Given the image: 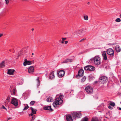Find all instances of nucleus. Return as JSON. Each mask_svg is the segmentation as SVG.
I'll return each instance as SVG.
<instances>
[{
	"label": "nucleus",
	"mask_w": 121,
	"mask_h": 121,
	"mask_svg": "<svg viewBox=\"0 0 121 121\" xmlns=\"http://www.w3.org/2000/svg\"><path fill=\"white\" fill-rule=\"evenodd\" d=\"M64 97L63 95H60L58 97H56L55 99V101L53 102V107L55 108H59L60 105L63 102L62 99Z\"/></svg>",
	"instance_id": "1"
},
{
	"label": "nucleus",
	"mask_w": 121,
	"mask_h": 121,
	"mask_svg": "<svg viewBox=\"0 0 121 121\" xmlns=\"http://www.w3.org/2000/svg\"><path fill=\"white\" fill-rule=\"evenodd\" d=\"M85 90L88 94H91L93 93V89L91 86H86V87Z\"/></svg>",
	"instance_id": "2"
},
{
	"label": "nucleus",
	"mask_w": 121,
	"mask_h": 121,
	"mask_svg": "<svg viewBox=\"0 0 121 121\" xmlns=\"http://www.w3.org/2000/svg\"><path fill=\"white\" fill-rule=\"evenodd\" d=\"M100 57L97 56L95 57V60L94 61V64L96 65H99L101 63V59Z\"/></svg>",
	"instance_id": "3"
},
{
	"label": "nucleus",
	"mask_w": 121,
	"mask_h": 121,
	"mask_svg": "<svg viewBox=\"0 0 121 121\" xmlns=\"http://www.w3.org/2000/svg\"><path fill=\"white\" fill-rule=\"evenodd\" d=\"M81 113L80 112H73L72 114V116L73 118H79L81 116Z\"/></svg>",
	"instance_id": "4"
},
{
	"label": "nucleus",
	"mask_w": 121,
	"mask_h": 121,
	"mask_svg": "<svg viewBox=\"0 0 121 121\" xmlns=\"http://www.w3.org/2000/svg\"><path fill=\"white\" fill-rule=\"evenodd\" d=\"M108 54L111 57H113L114 56V52L113 50L111 48L108 49L107 51Z\"/></svg>",
	"instance_id": "5"
},
{
	"label": "nucleus",
	"mask_w": 121,
	"mask_h": 121,
	"mask_svg": "<svg viewBox=\"0 0 121 121\" xmlns=\"http://www.w3.org/2000/svg\"><path fill=\"white\" fill-rule=\"evenodd\" d=\"M99 79L100 82L102 84H104L107 81V78L105 76H103L100 77Z\"/></svg>",
	"instance_id": "6"
},
{
	"label": "nucleus",
	"mask_w": 121,
	"mask_h": 121,
	"mask_svg": "<svg viewBox=\"0 0 121 121\" xmlns=\"http://www.w3.org/2000/svg\"><path fill=\"white\" fill-rule=\"evenodd\" d=\"M11 103L15 107H17L18 105V101L16 98L13 97L11 99Z\"/></svg>",
	"instance_id": "7"
},
{
	"label": "nucleus",
	"mask_w": 121,
	"mask_h": 121,
	"mask_svg": "<svg viewBox=\"0 0 121 121\" xmlns=\"http://www.w3.org/2000/svg\"><path fill=\"white\" fill-rule=\"evenodd\" d=\"M65 74V72L63 70H60L57 73L58 76L59 78H61Z\"/></svg>",
	"instance_id": "8"
},
{
	"label": "nucleus",
	"mask_w": 121,
	"mask_h": 121,
	"mask_svg": "<svg viewBox=\"0 0 121 121\" xmlns=\"http://www.w3.org/2000/svg\"><path fill=\"white\" fill-rule=\"evenodd\" d=\"M83 73L84 71L83 69H79L78 72V75H77L76 76V77H77V78H78V76L80 77H82L83 75Z\"/></svg>",
	"instance_id": "9"
},
{
	"label": "nucleus",
	"mask_w": 121,
	"mask_h": 121,
	"mask_svg": "<svg viewBox=\"0 0 121 121\" xmlns=\"http://www.w3.org/2000/svg\"><path fill=\"white\" fill-rule=\"evenodd\" d=\"M30 108L32 112L30 114H29V116H32L33 114H35L36 113V112L37 111L36 109L32 107H30Z\"/></svg>",
	"instance_id": "10"
},
{
	"label": "nucleus",
	"mask_w": 121,
	"mask_h": 121,
	"mask_svg": "<svg viewBox=\"0 0 121 121\" xmlns=\"http://www.w3.org/2000/svg\"><path fill=\"white\" fill-rule=\"evenodd\" d=\"M34 67L33 66H31L28 69V71L29 73L32 74L34 72Z\"/></svg>",
	"instance_id": "11"
},
{
	"label": "nucleus",
	"mask_w": 121,
	"mask_h": 121,
	"mask_svg": "<svg viewBox=\"0 0 121 121\" xmlns=\"http://www.w3.org/2000/svg\"><path fill=\"white\" fill-rule=\"evenodd\" d=\"M7 74L9 75H13V74L15 70L13 69H8L7 70Z\"/></svg>",
	"instance_id": "12"
},
{
	"label": "nucleus",
	"mask_w": 121,
	"mask_h": 121,
	"mask_svg": "<svg viewBox=\"0 0 121 121\" xmlns=\"http://www.w3.org/2000/svg\"><path fill=\"white\" fill-rule=\"evenodd\" d=\"M66 119L67 121H72L73 119L71 116L70 114H68L66 115Z\"/></svg>",
	"instance_id": "13"
},
{
	"label": "nucleus",
	"mask_w": 121,
	"mask_h": 121,
	"mask_svg": "<svg viewBox=\"0 0 121 121\" xmlns=\"http://www.w3.org/2000/svg\"><path fill=\"white\" fill-rule=\"evenodd\" d=\"M25 61L23 63L24 66H26L27 65H30L31 64V61H30L27 60L26 59Z\"/></svg>",
	"instance_id": "14"
},
{
	"label": "nucleus",
	"mask_w": 121,
	"mask_h": 121,
	"mask_svg": "<svg viewBox=\"0 0 121 121\" xmlns=\"http://www.w3.org/2000/svg\"><path fill=\"white\" fill-rule=\"evenodd\" d=\"M102 55L103 57V59L105 60H106L107 59L106 54L105 51H104L102 53Z\"/></svg>",
	"instance_id": "15"
},
{
	"label": "nucleus",
	"mask_w": 121,
	"mask_h": 121,
	"mask_svg": "<svg viewBox=\"0 0 121 121\" xmlns=\"http://www.w3.org/2000/svg\"><path fill=\"white\" fill-rule=\"evenodd\" d=\"M43 109L45 110H50L51 111L53 110V109L51 108V106H46L44 107L43 108Z\"/></svg>",
	"instance_id": "16"
},
{
	"label": "nucleus",
	"mask_w": 121,
	"mask_h": 121,
	"mask_svg": "<svg viewBox=\"0 0 121 121\" xmlns=\"http://www.w3.org/2000/svg\"><path fill=\"white\" fill-rule=\"evenodd\" d=\"M115 49L117 52H119L121 51V49L119 45H116L115 47Z\"/></svg>",
	"instance_id": "17"
},
{
	"label": "nucleus",
	"mask_w": 121,
	"mask_h": 121,
	"mask_svg": "<svg viewBox=\"0 0 121 121\" xmlns=\"http://www.w3.org/2000/svg\"><path fill=\"white\" fill-rule=\"evenodd\" d=\"M73 61V60L71 59H67L64 61V63H67L69 62H71Z\"/></svg>",
	"instance_id": "18"
},
{
	"label": "nucleus",
	"mask_w": 121,
	"mask_h": 121,
	"mask_svg": "<svg viewBox=\"0 0 121 121\" xmlns=\"http://www.w3.org/2000/svg\"><path fill=\"white\" fill-rule=\"evenodd\" d=\"M11 97V96L9 95H8V96L7 97L5 101V102L8 104V102L10 101V98Z\"/></svg>",
	"instance_id": "19"
},
{
	"label": "nucleus",
	"mask_w": 121,
	"mask_h": 121,
	"mask_svg": "<svg viewBox=\"0 0 121 121\" xmlns=\"http://www.w3.org/2000/svg\"><path fill=\"white\" fill-rule=\"evenodd\" d=\"M95 69V68L94 66L91 65H90L89 71H92L94 70Z\"/></svg>",
	"instance_id": "20"
},
{
	"label": "nucleus",
	"mask_w": 121,
	"mask_h": 121,
	"mask_svg": "<svg viewBox=\"0 0 121 121\" xmlns=\"http://www.w3.org/2000/svg\"><path fill=\"white\" fill-rule=\"evenodd\" d=\"M4 61H3L0 64V68H3L5 66Z\"/></svg>",
	"instance_id": "21"
},
{
	"label": "nucleus",
	"mask_w": 121,
	"mask_h": 121,
	"mask_svg": "<svg viewBox=\"0 0 121 121\" xmlns=\"http://www.w3.org/2000/svg\"><path fill=\"white\" fill-rule=\"evenodd\" d=\"M46 101L47 102H50L52 101V98L50 97H49L47 98L46 99Z\"/></svg>",
	"instance_id": "22"
},
{
	"label": "nucleus",
	"mask_w": 121,
	"mask_h": 121,
	"mask_svg": "<svg viewBox=\"0 0 121 121\" xmlns=\"http://www.w3.org/2000/svg\"><path fill=\"white\" fill-rule=\"evenodd\" d=\"M49 78L50 79L52 80L53 78V72L52 71L50 73L49 76Z\"/></svg>",
	"instance_id": "23"
},
{
	"label": "nucleus",
	"mask_w": 121,
	"mask_h": 121,
	"mask_svg": "<svg viewBox=\"0 0 121 121\" xmlns=\"http://www.w3.org/2000/svg\"><path fill=\"white\" fill-rule=\"evenodd\" d=\"M83 33V30H78L77 31V33L78 34V35H80L82 34Z\"/></svg>",
	"instance_id": "24"
},
{
	"label": "nucleus",
	"mask_w": 121,
	"mask_h": 121,
	"mask_svg": "<svg viewBox=\"0 0 121 121\" xmlns=\"http://www.w3.org/2000/svg\"><path fill=\"white\" fill-rule=\"evenodd\" d=\"M36 80L37 81V87L38 88V86H39L40 84V82L39 80V77H38L37 79Z\"/></svg>",
	"instance_id": "25"
},
{
	"label": "nucleus",
	"mask_w": 121,
	"mask_h": 121,
	"mask_svg": "<svg viewBox=\"0 0 121 121\" xmlns=\"http://www.w3.org/2000/svg\"><path fill=\"white\" fill-rule=\"evenodd\" d=\"M89 67H90V65H88L85 67L84 68V69L85 70L89 71Z\"/></svg>",
	"instance_id": "26"
},
{
	"label": "nucleus",
	"mask_w": 121,
	"mask_h": 121,
	"mask_svg": "<svg viewBox=\"0 0 121 121\" xmlns=\"http://www.w3.org/2000/svg\"><path fill=\"white\" fill-rule=\"evenodd\" d=\"M84 19L85 20H87L88 19V16L86 15H84L83 16Z\"/></svg>",
	"instance_id": "27"
},
{
	"label": "nucleus",
	"mask_w": 121,
	"mask_h": 121,
	"mask_svg": "<svg viewBox=\"0 0 121 121\" xmlns=\"http://www.w3.org/2000/svg\"><path fill=\"white\" fill-rule=\"evenodd\" d=\"M88 118L86 117L84 118L81 121H88Z\"/></svg>",
	"instance_id": "28"
},
{
	"label": "nucleus",
	"mask_w": 121,
	"mask_h": 121,
	"mask_svg": "<svg viewBox=\"0 0 121 121\" xmlns=\"http://www.w3.org/2000/svg\"><path fill=\"white\" fill-rule=\"evenodd\" d=\"M26 106H25L24 109H23V110H26L29 108V107L28 106L27 104H26Z\"/></svg>",
	"instance_id": "29"
},
{
	"label": "nucleus",
	"mask_w": 121,
	"mask_h": 121,
	"mask_svg": "<svg viewBox=\"0 0 121 121\" xmlns=\"http://www.w3.org/2000/svg\"><path fill=\"white\" fill-rule=\"evenodd\" d=\"M86 77L85 76H84L82 78V79H81L82 81L83 82H84L85 80H86Z\"/></svg>",
	"instance_id": "30"
},
{
	"label": "nucleus",
	"mask_w": 121,
	"mask_h": 121,
	"mask_svg": "<svg viewBox=\"0 0 121 121\" xmlns=\"http://www.w3.org/2000/svg\"><path fill=\"white\" fill-rule=\"evenodd\" d=\"M110 105L112 107H113L115 105V104L114 102H111L110 103Z\"/></svg>",
	"instance_id": "31"
},
{
	"label": "nucleus",
	"mask_w": 121,
	"mask_h": 121,
	"mask_svg": "<svg viewBox=\"0 0 121 121\" xmlns=\"http://www.w3.org/2000/svg\"><path fill=\"white\" fill-rule=\"evenodd\" d=\"M35 102L34 101H31L30 103V104L31 105H33L35 103Z\"/></svg>",
	"instance_id": "32"
},
{
	"label": "nucleus",
	"mask_w": 121,
	"mask_h": 121,
	"mask_svg": "<svg viewBox=\"0 0 121 121\" xmlns=\"http://www.w3.org/2000/svg\"><path fill=\"white\" fill-rule=\"evenodd\" d=\"M91 121H98V120L96 118H93L92 119Z\"/></svg>",
	"instance_id": "33"
},
{
	"label": "nucleus",
	"mask_w": 121,
	"mask_h": 121,
	"mask_svg": "<svg viewBox=\"0 0 121 121\" xmlns=\"http://www.w3.org/2000/svg\"><path fill=\"white\" fill-rule=\"evenodd\" d=\"M115 21L117 22H120L121 21V20L119 18H118L116 19Z\"/></svg>",
	"instance_id": "34"
},
{
	"label": "nucleus",
	"mask_w": 121,
	"mask_h": 121,
	"mask_svg": "<svg viewBox=\"0 0 121 121\" xmlns=\"http://www.w3.org/2000/svg\"><path fill=\"white\" fill-rule=\"evenodd\" d=\"M32 116V118H31V119L32 120H34L35 118V115H33L32 116Z\"/></svg>",
	"instance_id": "35"
},
{
	"label": "nucleus",
	"mask_w": 121,
	"mask_h": 121,
	"mask_svg": "<svg viewBox=\"0 0 121 121\" xmlns=\"http://www.w3.org/2000/svg\"><path fill=\"white\" fill-rule=\"evenodd\" d=\"M13 92V94L14 95H15V92H16V90L14 89H13L12 91Z\"/></svg>",
	"instance_id": "36"
},
{
	"label": "nucleus",
	"mask_w": 121,
	"mask_h": 121,
	"mask_svg": "<svg viewBox=\"0 0 121 121\" xmlns=\"http://www.w3.org/2000/svg\"><path fill=\"white\" fill-rule=\"evenodd\" d=\"M108 108L109 109H112V108H113V107H112L110 105H109L108 106Z\"/></svg>",
	"instance_id": "37"
},
{
	"label": "nucleus",
	"mask_w": 121,
	"mask_h": 121,
	"mask_svg": "<svg viewBox=\"0 0 121 121\" xmlns=\"http://www.w3.org/2000/svg\"><path fill=\"white\" fill-rule=\"evenodd\" d=\"M86 38H83V39H81L80 41V42H82V41H83L84 40H85L86 39Z\"/></svg>",
	"instance_id": "38"
},
{
	"label": "nucleus",
	"mask_w": 121,
	"mask_h": 121,
	"mask_svg": "<svg viewBox=\"0 0 121 121\" xmlns=\"http://www.w3.org/2000/svg\"><path fill=\"white\" fill-rule=\"evenodd\" d=\"M5 1L6 4H8L9 3V0H5Z\"/></svg>",
	"instance_id": "39"
},
{
	"label": "nucleus",
	"mask_w": 121,
	"mask_h": 121,
	"mask_svg": "<svg viewBox=\"0 0 121 121\" xmlns=\"http://www.w3.org/2000/svg\"><path fill=\"white\" fill-rule=\"evenodd\" d=\"M90 60L91 61H94V60H95V57L94 58H92L90 59Z\"/></svg>",
	"instance_id": "40"
},
{
	"label": "nucleus",
	"mask_w": 121,
	"mask_h": 121,
	"mask_svg": "<svg viewBox=\"0 0 121 121\" xmlns=\"http://www.w3.org/2000/svg\"><path fill=\"white\" fill-rule=\"evenodd\" d=\"M2 108L3 109H5L6 110H7V109L5 108V107L4 105H2Z\"/></svg>",
	"instance_id": "41"
},
{
	"label": "nucleus",
	"mask_w": 121,
	"mask_h": 121,
	"mask_svg": "<svg viewBox=\"0 0 121 121\" xmlns=\"http://www.w3.org/2000/svg\"><path fill=\"white\" fill-rule=\"evenodd\" d=\"M116 44L115 43H109L108 44V45H114L115 44Z\"/></svg>",
	"instance_id": "42"
},
{
	"label": "nucleus",
	"mask_w": 121,
	"mask_h": 121,
	"mask_svg": "<svg viewBox=\"0 0 121 121\" xmlns=\"http://www.w3.org/2000/svg\"><path fill=\"white\" fill-rule=\"evenodd\" d=\"M66 39V38H62V40H63V41H64Z\"/></svg>",
	"instance_id": "43"
},
{
	"label": "nucleus",
	"mask_w": 121,
	"mask_h": 121,
	"mask_svg": "<svg viewBox=\"0 0 121 121\" xmlns=\"http://www.w3.org/2000/svg\"><path fill=\"white\" fill-rule=\"evenodd\" d=\"M3 35V34L2 33H0V37H2Z\"/></svg>",
	"instance_id": "44"
},
{
	"label": "nucleus",
	"mask_w": 121,
	"mask_h": 121,
	"mask_svg": "<svg viewBox=\"0 0 121 121\" xmlns=\"http://www.w3.org/2000/svg\"><path fill=\"white\" fill-rule=\"evenodd\" d=\"M117 108L118 109H119V110H121V108H120V107H117Z\"/></svg>",
	"instance_id": "45"
},
{
	"label": "nucleus",
	"mask_w": 121,
	"mask_h": 121,
	"mask_svg": "<svg viewBox=\"0 0 121 121\" xmlns=\"http://www.w3.org/2000/svg\"><path fill=\"white\" fill-rule=\"evenodd\" d=\"M68 43V41H65V44H67V43Z\"/></svg>",
	"instance_id": "46"
},
{
	"label": "nucleus",
	"mask_w": 121,
	"mask_h": 121,
	"mask_svg": "<svg viewBox=\"0 0 121 121\" xmlns=\"http://www.w3.org/2000/svg\"><path fill=\"white\" fill-rule=\"evenodd\" d=\"M61 43L62 44L64 43V41L62 40V41L61 42Z\"/></svg>",
	"instance_id": "47"
},
{
	"label": "nucleus",
	"mask_w": 121,
	"mask_h": 121,
	"mask_svg": "<svg viewBox=\"0 0 121 121\" xmlns=\"http://www.w3.org/2000/svg\"><path fill=\"white\" fill-rule=\"evenodd\" d=\"M12 119V118H9L8 119V120L10 119Z\"/></svg>",
	"instance_id": "48"
},
{
	"label": "nucleus",
	"mask_w": 121,
	"mask_h": 121,
	"mask_svg": "<svg viewBox=\"0 0 121 121\" xmlns=\"http://www.w3.org/2000/svg\"><path fill=\"white\" fill-rule=\"evenodd\" d=\"M22 1H27L28 0H22Z\"/></svg>",
	"instance_id": "49"
},
{
	"label": "nucleus",
	"mask_w": 121,
	"mask_h": 121,
	"mask_svg": "<svg viewBox=\"0 0 121 121\" xmlns=\"http://www.w3.org/2000/svg\"><path fill=\"white\" fill-rule=\"evenodd\" d=\"M23 84V82H22L21 83H19V84Z\"/></svg>",
	"instance_id": "50"
},
{
	"label": "nucleus",
	"mask_w": 121,
	"mask_h": 121,
	"mask_svg": "<svg viewBox=\"0 0 121 121\" xmlns=\"http://www.w3.org/2000/svg\"><path fill=\"white\" fill-rule=\"evenodd\" d=\"M119 17L120 18H121V14L120 15Z\"/></svg>",
	"instance_id": "51"
},
{
	"label": "nucleus",
	"mask_w": 121,
	"mask_h": 121,
	"mask_svg": "<svg viewBox=\"0 0 121 121\" xmlns=\"http://www.w3.org/2000/svg\"><path fill=\"white\" fill-rule=\"evenodd\" d=\"M34 120H32L31 119L30 121H34Z\"/></svg>",
	"instance_id": "52"
},
{
	"label": "nucleus",
	"mask_w": 121,
	"mask_h": 121,
	"mask_svg": "<svg viewBox=\"0 0 121 121\" xmlns=\"http://www.w3.org/2000/svg\"><path fill=\"white\" fill-rule=\"evenodd\" d=\"M34 29L32 28V29H31V30H32V31H33V30H34Z\"/></svg>",
	"instance_id": "53"
},
{
	"label": "nucleus",
	"mask_w": 121,
	"mask_h": 121,
	"mask_svg": "<svg viewBox=\"0 0 121 121\" xmlns=\"http://www.w3.org/2000/svg\"><path fill=\"white\" fill-rule=\"evenodd\" d=\"M87 4H90V2H88V3H87Z\"/></svg>",
	"instance_id": "54"
},
{
	"label": "nucleus",
	"mask_w": 121,
	"mask_h": 121,
	"mask_svg": "<svg viewBox=\"0 0 121 121\" xmlns=\"http://www.w3.org/2000/svg\"><path fill=\"white\" fill-rule=\"evenodd\" d=\"M73 91H71V92H70V93H71V92H72V93L73 92Z\"/></svg>",
	"instance_id": "55"
},
{
	"label": "nucleus",
	"mask_w": 121,
	"mask_h": 121,
	"mask_svg": "<svg viewBox=\"0 0 121 121\" xmlns=\"http://www.w3.org/2000/svg\"><path fill=\"white\" fill-rule=\"evenodd\" d=\"M34 55V53H32V55Z\"/></svg>",
	"instance_id": "56"
},
{
	"label": "nucleus",
	"mask_w": 121,
	"mask_h": 121,
	"mask_svg": "<svg viewBox=\"0 0 121 121\" xmlns=\"http://www.w3.org/2000/svg\"><path fill=\"white\" fill-rule=\"evenodd\" d=\"M120 82H121V79H120Z\"/></svg>",
	"instance_id": "57"
},
{
	"label": "nucleus",
	"mask_w": 121,
	"mask_h": 121,
	"mask_svg": "<svg viewBox=\"0 0 121 121\" xmlns=\"http://www.w3.org/2000/svg\"><path fill=\"white\" fill-rule=\"evenodd\" d=\"M24 94H23V96H24Z\"/></svg>",
	"instance_id": "58"
},
{
	"label": "nucleus",
	"mask_w": 121,
	"mask_h": 121,
	"mask_svg": "<svg viewBox=\"0 0 121 121\" xmlns=\"http://www.w3.org/2000/svg\"><path fill=\"white\" fill-rule=\"evenodd\" d=\"M40 121V120H38V121Z\"/></svg>",
	"instance_id": "59"
},
{
	"label": "nucleus",
	"mask_w": 121,
	"mask_h": 121,
	"mask_svg": "<svg viewBox=\"0 0 121 121\" xmlns=\"http://www.w3.org/2000/svg\"><path fill=\"white\" fill-rule=\"evenodd\" d=\"M53 77H54V75H53Z\"/></svg>",
	"instance_id": "60"
},
{
	"label": "nucleus",
	"mask_w": 121,
	"mask_h": 121,
	"mask_svg": "<svg viewBox=\"0 0 121 121\" xmlns=\"http://www.w3.org/2000/svg\"><path fill=\"white\" fill-rule=\"evenodd\" d=\"M120 103H121V102H120Z\"/></svg>",
	"instance_id": "61"
}]
</instances>
